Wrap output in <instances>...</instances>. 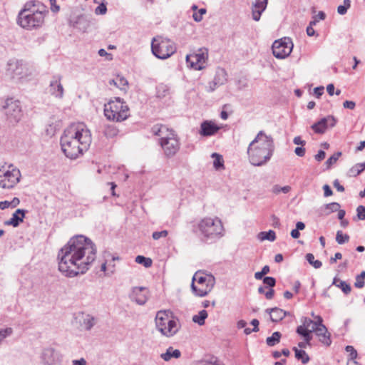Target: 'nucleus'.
Here are the masks:
<instances>
[{"label":"nucleus","instance_id":"22","mask_svg":"<svg viewBox=\"0 0 365 365\" xmlns=\"http://www.w3.org/2000/svg\"><path fill=\"white\" fill-rule=\"evenodd\" d=\"M268 0H255L252 6V16L253 20L259 21L262 14L267 6Z\"/></svg>","mask_w":365,"mask_h":365},{"label":"nucleus","instance_id":"13","mask_svg":"<svg viewBox=\"0 0 365 365\" xmlns=\"http://www.w3.org/2000/svg\"><path fill=\"white\" fill-rule=\"evenodd\" d=\"M4 114L7 120L11 124H16L22 117V110L20 101L14 98H7L3 106Z\"/></svg>","mask_w":365,"mask_h":365},{"label":"nucleus","instance_id":"34","mask_svg":"<svg viewBox=\"0 0 365 365\" xmlns=\"http://www.w3.org/2000/svg\"><path fill=\"white\" fill-rule=\"evenodd\" d=\"M293 350L295 352V357L302 361V364H305L308 363L309 361V357L308 354L305 352V351L302 349H298L296 347L293 348Z\"/></svg>","mask_w":365,"mask_h":365},{"label":"nucleus","instance_id":"47","mask_svg":"<svg viewBox=\"0 0 365 365\" xmlns=\"http://www.w3.org/2000/svg\"><path fill=\"white\" fill-rule=\"evenodd\" d=\"M345 350L346 352L349 353V358L348 361H355L357 357V351L354 348V346L348 345L345 347Z\"/></svg>","mask_w":365,"mask_h":365},{"label":"nucleus","instance_id":"58","mask_svg":"<svg viewBox=\"0 0 365 365\" xmlns=\"http://www.w3.org/2000/svg\"><path fill=\"white\" fill-rule=\"evenodd\" d=\"M51 4V10L53 13H57L60 10V6L56 4V0H49Z\"/></svg>","mask_w":365,"mask_h":365},{"label":"nucleus","instance_id":"18","mask_svg":"<svg viewBox=\"0 0 365 365\" xmlns=\"http://www.w3.org/2000/svg\"><path fill=\"white\" fill-rule=\"evenodd\" d=\"M41 361L43 365H56L60 361L59 354L51 347L46 348L41 354Z\"/></svg>","mask_w":365,"mask_h":365},{"label":"nucleus","instance_id":"49","mask_svg":"<svg viewBox=\"0 0 365 365\" xmlns=\"http://www.w3.org/2000/svg\"><path fill=\"white\" fill-rule=\"evenodd\" d=\"M341 155V153L337 152V153H335L334 154H333L329 159H327V160L326 161V165H327V168H329L330 166H331L332 165L336 163V162L338 160L339 158Z\"/></svg>","mask_w":365,"mask_h":365},{"label":"nucleus","instance_id":"35","mask_svg":"<svg viewBox=\"0 0 365 365\" xmlns=\"http://www.w3.org/2000/svg\"><path fill=\"white\" fill-rule=\"evenodd\" d=\"M313 331H312V328L310 329L305 330L301 327H297L296 330V332L299 335L302 336L304 338V339L309 344H310V341L312 339V333Z\"/></svg>","mask_w":365,"mask_h":365},{"label":"nucleus","instance_id":"38","mask_svg":"<svg viewBox=\"0 0 365 365\" xmlns=\"http://www.w3.org/2000/svg\"><path fill=\"white\" fill-rule=\"evenodd\" d=\"M281 338V334L279 331H275L271 336H269L266 339L267 344L269 346H273L279 342Z\"/></svg>","mask_w":365,"mask_h":365},{"label":"nucleus","instance_id":"48","mask_svg":"<svg viewBox=\"0 0 365 365\" xmlns=\"http://www.w3.org/2000/svg\"><path fill=\"white\" fill-rule=\"evenodd\" d=\"M359 165H360V164L357 163L349 169V176L356 177L363 172V170L361 169V168L359 167Z\"/></svg>","mask_w":365,"mask_h":365},{"label":"nucleus","instance_id":"16","mask_svg":"<svg viewBox=\"0 0 365 365\" xmlns=\"http://www.w3.org/2000/svg\"><path fill=\"white\" fill-rule=\"evenodd\" d=\"M149 292L145 287H135L132 288L129 297L131 301L139 305H144L148 299Z\"/></svg>","mask_w":365,"mask_h":365},{"label":"nucleus","instance_id":"12","mask_svg":"<svg viewBox=\"0 0 365 365\" xmlns=\"http://www.w3.org/2000/svg\"><path fill=\"white\" fill-rule=\"evenodd\" d=\"M159 143L167 158L175 155L180 148L179 139L173 130L160 138Z\"/></svg>","mask_w":365,"mask_h":365},{"label":"nucleus","instance_id":"2","mask_svg":"<svg viewBox=\"0 0 365 365\" xmlns=\"http://www.w3.org/2000/svg\"><path fill=\"white\" fill-rule=\"evenodd\" d=\"M91 134L83 123L71 125L61 138V147L65 155L76 159L86 151L91 143Z\"/></svg>","mask_w":365,"mask_h":365},{"label":"nucleus","instance_id":"46","mask_svg":"<svg viewBox=\"0 0 365 365\" xmlns=\"http://www.w3.org/2000/svg\"><path fill=\"white\" fill-rule=\"evenodd\" d=\"M301 322L302 323V324L299 326L298 327H301L305 330L310 329L313 326V320L306 317H304L301 319Z\"/></svg>","mask_w":365,"mask_h":365},{"label":"nucleus","instance_id":"39","mask_svg":"<svg viewBox=\"0 0 365 365\" xmlns=\"http://www.w3.org/2000/svg\"><path fill=\"white\" fill-rule=\"evenodd\" d=\"M152 131L154 135H158L160 138L165 136L168 133L170 132L165 125H155L152 128Z\"/></svg>","mask_w":365,"mask_h":365},{"label":"nucleus","instance_id":"30","mask_svg":"<svg viewBox=\"0 0 365 365\" xmlns=\"http://www.w3.org/2000/svg\"><path fill=\"white\" fill-rule=\"evenodd\" d=\"M170 93V87L164 83H160L156 87V96L159 98H163Z\"/></svg>","mask_w":365,"mask_h":365},{"label":"nucleus","instance_id":"26","mask_svg":"<svg viewBox=\"0 0 365 365\" xmlns=\"http://www.w3.org/2000/svg\"><path fill=\"white\" fill-rule=\"evenodd\" d=\"M227 81V73L224 68H218L212 81L215 85H224Z\"/></svg>","mask_w":365,"mask_h":365},{"label":"nucleus","instance_id":"29","mask_svg":"<svg viewBox=\"0 0 365 365\" xmlns=\"http://www.w3.org/2000/svg\"><path fill=\"white\" fill-rule=\"evenodd\" d=\"M332 284L340 288L345 294H348L351 292V286L345 281H342L336 277H334Z\"/></svg>","mask_w":365,"mask_h":365},{"label":"nucleus","instance_id":"33","mask_svg":"<svg viewBox=\"0 0 365 365\" xmlns=\"http://www.w3.org/2000/svg\"><path fill=\"white\" fill-rule=\"evenodd\" d=\"M213 160V166L216 170L224 169V160L221 155L214 153L212 154Z\"/></svg>","mask_w":365,"mask_h":365},{"label":"nucleus","instance_id":"42","mask_svg":"<svg viewBox=\"0 0 365 365\" xmlns=\"http://www.w3.org/2000/svg\"><path fill=\"white\" fill-rule=\"evenodd\" d=\"M135 262L138 264H143L145 267H150L152 265V260L150 258L145 257L142 255H138L135 257Z\"/></svg>","mask_w":365,"mask_h":365},{"label":"nucleus","instance_id":"50","mask_svg":"<svg viewBox=\"0 0 365 365\" xmlns=\"http://www.w3.org/2000/svg\"><path fill=\"white\" fill-rule=\"evenodd\" d=\"M103 133L106 137L111 138L117 135L118 130L113 126H107L105 128Z\"/></svg>","mask_w":365,"mask_h":365},{"label":"nucleus","instance_id":"32","mask_svg":"<svg viewBox=\"0 0 365 365\" xmlns=\"http://www.w3.org/2000/svg\"><path fill=\"white\" fill-rule=\"evenodd\" d=\"M73 26L79 30L85 31L88 27L89 22L85 16H79Z\"/></svg>","mask_w":365,"mask_h":365},{"label":"nucleus","instance_id":"19","mask_svg":"<svg viewBox=\"0 0 365 365\" xmlns=\"http://www.w3.org/2000/svg\"><path fill=\"white\" fill-rule=\"evenodd\" d=\"M62 76L56 75L53 76L49 84V92L56 98H62L64 93V89L61 82Z\"/></svg>","mask_w":365,"mask_h":365},{"label":"nucleus","instance_id":"41","mask_svg":"<svg viewBox=\"0 0 365 365\" xmlns=\"http://www.w3.org/2000/svg\"><path fill=\"white\" fill-rule=\"evenodd\" d=\"M349 240V236L347 234H344L341 230L336 232V241L339 245H343L348 242Z\"/></svg>","mask_w":365,"mask_h":365},{"label":"nucleus","instance_id":"37","mask_svg":"<svg viewBox=\"0 0 365 365\" xmlns=\"http://www.w3.org/2000/svg\"><path fill=\"white\" fill-rule=\"evenodd\" d=\"M341 205L338 202H331L324 205V215H328L331 212H336L339 210Z\"/></svg>","mask_w":365,"mask_h":365},{"label":"nucleus","instance_id":"53","mask_svg":"<svg viewBox=\"0 0 365 365\" xmlns=\"http://www.w3.org/2000/svg\"><path fill=\"white\" fill-rule=\"evenodd\" d=\"M197 365H224L219 361L217 359H212L211 360H202L197 363Z\"/></svg>","mask_w":365,"mask_h":365},{"label":"nucleus","instance_id":"61","mask_svg":"<svg viewBox=\"0 0 365 365\" xmlns=\"http://www.w3.org/2000/svg\"><path fill=\"white\" fill-rule=\"evenodd\" d=\"M323 190H324V197H329V196L332 195L333 192H332L331 187L328 185H324L323 186Z\"/></svg>","mask_w":365,"mask_h":365},{"label":"nucleus","instance_id":"57","mask_svg":"<svg viewBox=\"0 0 365 365\" xmlns=\"http://www.w3.org/2000/svg\"><path fill=\"white\" fill-rule=\"evenodd\" d=\"M263 283L269 287H273L276 284V280L272 277H265L263 279Z\"/></svg>","mask_w":365,"mask_h":365},{"label":"nucleus","instance_id":"20","mask_svg":"<svg viewBox=\"0 0 365 365\" xmlns=\"http://www.w3.org/2000/svg\"><path fill=\"white\" fill-rule=\"evenodd\" d=\"M76 319L78 320L81 327L87 331L91 330L96 323L93 316L84 312L78 313Z\"/></svg>","mask_w":365,"mask_h":365},{"label":"nucleus","instance_id":"21","mask_svg":"<svg viewBox=\"0 0 365 365\" xmlns=\"http://www.w3.org/2000/svg\"><path fill=\"white\" fill-rule=\"evenodd\" d=\"M220 128L211 120H205L200 125L199 133L202 136L207 137L214 135Z\"/></svg>","mask_w":365,"mask_h":365},{"label":"nucleus","instance_id":"55","mask_svg":"<svg viewBox=\"0 0 365 365\" xmlns=\"http://www.w3.org/2000/svg\"><path fill=\"white\" fill-rule=\"evenodd\" d=\"M356 215L359 220H365V207L363 205H359L356 208Z\"/></svg>","mask_w":365,"mask_h":365},{"label":"nucleus","instance_id":"11","mask_svg":"<svg viewBox=\"0 0 365 365\" xmlns=\"http://www.w3.org/2000/svg\"><path fill=\"white\" fill-rule=\"evenodd\" d=\"M4 165H0V187L3 189H11L19 182L21 175L20 170L9 165V170H5Z\"/></svg>","mask_w":365,"mask_h":365},{"label":"nucleus","instance_id":"8","mask_svg":"<svg viewBox=\"0 0 365 365\" xmlns=\"http://www.w3.org/2000/svg\"><path fill=\"white\" fill-rule=\"evenodd\" d=\"M156 329L164 336L170 337L178 331V325L170 311L161 310L155 317Z\"/></svg>","mask_w":365,"mask_h":365},{"label":"nucleus","instance_id":"6","mask_svg":"<svg viewBox=\"0 0 365 365\" xmlns=\"http://www.w3.org/2000/svg\"><path fill=\"white\" fill-rule=\"evenodd\" d=\"M104 114L109 120L121 122L129 117V108L120 98L117 97L105 104Z\"/></svg>","mask_w":365,"mask_h":365},{"label":"nucleus","instance_id":"36","mask_svg":"<svg viewBox=\"0 0 365 365\" xmlns=\"http://www.w3.org/2000/svg\"><path fill=\"white\" fill-rule=\"evenodd\" d=\"M207 317V312L205 310H201L199 312L198 314L194 315L192 317V321L195 323L198 324L202 326L205 324V320Z\"/></svg>","mask_w":365,"mask_h":365},{"label":"nucleus","instance_id":"63","mask_svg":"<svg viewBox=\"0 0 365 365\" xmlns=\"http://www.w3.org/2000/svg\"><path fill=\"white\" fill-rule=\"evenodd\" d=\"M333 185L337 190V191L341 192L344 191V187L339 183V180H334L333 182Z\"/></svg>","mask_w":365,"mask_h":365},{"label":"nucleus","instance_id":"24","mask_svg":"<svg viewBox=\"0 0 365 365\" xmlns=\"http://www.w3.org/2000/svg\"><path fill=\"white\" fill-rule=\"evenodd\" d=\"M25 212L26 211L24 210L17 209L12 215V217L9 220L5 221L4 224L6 225H11L14 227H18L19 224L23 222Z\"/></svg>","mask_w":365,"mask_h":365},{"label":"nucleus","instance_id":"17","mask_svg":"<svg viewBox=\"0 0 365 365\" xmlns=\"http://www.w3.org/2000/svg\"><path fill=\"white\" fill-rule=\"evenodd\" d=\"M336 123V118L333 115H328L314 123L311 128L315 133L323 134L329 127L333 128Z\"/></svg>","mask_w":365,"mask_h":365},{"label":"nucleus","instance_id":"31","mask_svg":"<svg viewBox=\"0 0 365 365\" xmlns=\"http://www.w3.org/2000/svg\"><path fill=\"white\" fill-rule=\"evenodd\" d=\"M258 239L260 241L268 240L273 242L276 239L275 232L273 230H269L268 232H260L258 234Z\"/></svg>","mask_w":365,"mask_h":365},{"label":"nucleus","instance_id":"25","mask_svg":"<svg viewBox=\"0 0 365 365\" xmlns=\"http://www.w3.org/2000/svg\"><path fill=\"white\" fill-rule=\"evenodd\" d=\"M265 312L270 314V319L274 322L282 320L289 314L286 311L278 307L267 309Z\"/></svg>","mask_w":365,"mask_h":365},{"label":"nucleus","instance_id":"10","mask_svg":"<svg viewBox=\"0 0 365 365\" xmlns=\"http://www.w3.org/2000/svg\"><path fill=\"white\" fill-rule=\"evenodd\" d=\"M151 50L157 58L166 59L175 53L176 48L170 40L158 36L152 41Z\"/></svg>","mask_w":365,"mask_h":365},{"label":"nucleus","instance_id":"44","mask_svg":"<svg viewBox=\"0 0 365 365\" xmlns=\"http://www.w3.org/2000/svg\"><path fill=\"white\" fill-rule=\"evenodd\" d=\"M290 190H291V187L289 186V185H286V186H284V187H280L278 185H275L273 186V187L272 189V192L276 194V195H278L280 192L287 193Z\"/></svg>","mask_w":365,"mask_h":365},{"label":"nucleus","instance_id":"51","mask_svg":"<svg viewBox=\"0 0 365 365\" xmlns=\"http://www.w3.org/2000/svg\"><path fill=\"white\" fill-rule=\"evenodd\" d=\"M207 10L204 8L199 9L197 11H195L192 14V18L195 21L200 22L202 20L203 14H206Z\"/></svg>","mask_w":365,"mask_h":365},{"label":"nucleus","instance_id":"43","mask_svg":"<svg viewBox=\"0 0 365 365\" xmlns=\"http://www.w3.org/2000/svg\"><path fill=\"white\" fill-rule=\"evenodd\" d=\"M351 6L350 0H344V5H339L337 7V12L340 15H344L346 14L348 9Z\"/></svg>","mask_w":365,"mask_h":365},{"label":"nucleus","instance_id":"1","mask_svg":"<svg viewBox=\"0 0 365 365\" xmlns=\"http://www.w3.org/2000/svg\"><path fill=\"white\" fill-rule=\"evenodd\" d=\"M96 253V247L89 238L73 237L58 252V270L67 277L84 274L95 261Z\"/></svg>","mask_w":365,"mask_h":365},{"label":"nucleus","instance_id":"28","mask_svg":"<svg viewBox=\"0 0 365 365\" xmlns=\"http://www.w3.org/2000/svg\"><path fill=\"white\" fill-rule=\"evenodd\" d=\"M181 356V353L178 349H174L172 346H170L165 353L160 355L161 358L168 361L172 358L178 359Z\"/></svg>","mask_w":365,"mask_h":365},{"label":"nucleus","instance_id":"59","mask_svg":"<svg viewBox=\"0 0 365 365\" xmlns=\"http://www.w3.org/2000/svg\"><path fill=\"white\" fill-rule=\"evenodd\" d=\"M343 106L344 108L353 110L356 106V103L352 101H345L343 103Z\"/></svg>","mask_w":365,"mask_h":365},{"label":"nucleus","instance_id":"62","mask_svg":"<svg viewBox=\"0 0 365 365\" xmlns=\"http://www.w3.org/2000/svg\"><path fill=\"white\" fill-rule=\"evenodd\" d=\"M364 284H365V283H364V279H361L359 277L356 276L354 286L356 288H362L364 287Z\"/></svg>","mask_w":365,"mask_h":365},{"label":"nucleus","instance_id":"60","mask_svg":"<svg viewBox=\"0 0 365 365\" xmlns=\"http://www.w3.org/2000/svg\"><path fill=\"white\" fill-rule=\"evenodd\" d=\"M326 156V153L324 150H320L318 151V153L314 155V158L317 161H322L323 159H324Z\"/></svg>","mask_w":365,"mask_h":365},{"label":"nucleus","instance_id":"23","mask_svg":"<svg viewBox=\"0 0 365 365\" xmlns=\"http://www.w3.org/2000/svg\"><path fill=\"white\" fill-rule=\"evenodd\" d=\"M312 331L316 333L317 336L319 338V341L324 345L329 346L331 344L330 334L324 325L319 327L314 325V327H312Z\"/></svg>","mask_w":365,"mask_h":365},{"label":"nucleus","instance_id":"52","mask_svg":"<svg viewBox=\"0 0 365 365\" xmlns=\"http://www.w3.org/2000/svg\"><path fill=\"white\" fill-rule=\"evenodd\" d=\"M107 12L106 4L104 1L101 2L98 6L95 9V14L96 15H104Z\"/></svg>","mask_w":365,"mask_h":365},{"label":"nucleus","instance_id":"27","mask_svg":"<svg viewBox=\"0 0 365 365\" xmlns=\"http://www.w3.org/2000/svg\"><path fill=\"white\" fill-rule=\"evenodd\" d=\"M128 81L123 76H117L115 78L109 81V85L115 86L122 91H125L128 87Z\"/></svg>","mask_w":365,"mask_h":365},{"label":"nucleus","instance_id":"40","mask_svg":"<svg viewBox=\"0 0 365 365\" xmlns=\"http://www.w3.org/2000/svg\"><path fill=\"white\" fill-rule=\"evenodd\" d=\"M306 259L307 262L312 265L314 268L319 269L322 267V263L321 261L314 259V256L312 253H308L306 255Z\"/></svg>","mask_w":365,"mask_h":365},{"label":"nucleus","instance_id":"3","mask_svg":"<svg viewBox=\"0 0 365 365\" xmlns=\"http://www.w3.org/2000/svg\"><path fill=\"white\" fill-rule=\"evenodd\" d=\"M274 144L273 138L260 130L247 148L248 160L254 166L266 165L273 155Z\"/></svg>","mask_w":365,"mask_h":365},{"label":"nucleus","instance_id":"56","mask_svg":"<svg viewBox=\"0 0 365 365\" xmlns=\"http://www.w3.org/2000/svg\"><path fill=\"white\" fill-rule=\"evenodd\" d=\"M168 235L167 230H162L160 232H154L152 235V237L155 240H158L161 237H166Z\"/></svg>","mask_w":365,"mask_h":365},{"label":"nucleus","instance_id":"54","mask_svg":"<svg viewBox=\"0 0 365 365\" xmlns=\"http://www.w3.org/2000/svg\"><path fill=\"white\" fill-rule=\"evenodd\" d=\"M269 272V267L268 265H265L262 267L260 272H257L255 274V277L256 279H262L263 276L267 274Z\"/></svg>","mask_w":365,"mask_h":365},{"label":"nucleus","instance_id":"64","mask_svg":"<svg viewBox=\"0 0 365 365\" xmlns=\"http://www.w3.org/2000/svg\"><path fill=\"white\" fill-rule=\"evenodd\" d=\"M294 153L297 156L303 157L305 155V148L302 147H297Z\"/></svg>","mask_w":365,"mask_h":365},{"label":"nucleus","instance_id":"5","mask_svg":"<svg viewBox=\"0 0 365 365\" xmlns=\"http://www.w3.org/2000/svg\"><path fill=\"white\" fill-rule=\"evenodd\" d=\"M197 229L204 242L215 241L224 236L225 229L217 217H205L197 224Z\"/></svg>","mask_w":365,"mask_h":365},{"label":"nucleus","instance_id":"15","mask_svg":"<svg viewBox=\"0 0 365 365\" xmlns=\"http://www.w3.org/2000/svg\"><path fill=\"white\" fill-rule=\"evenodd\" d=\"M208 56L206 48H200L196 53L187 55L186 62L187 66L195 70H202L205 68V64Z\"/></svg>","mask_w":365,"mask_h":365},{"label":"nucleus","instance_id":"45","mask_svg":"<svg viewBox=\"0 0 365 365\" xmlns=\"http://www.w3.org/2000/svg\"><path fill=\"white\" fill-rule=\"evenodd\" d=\"M13 333V329L11 327L0 328V344Z\"/></svg>","mask_w":365,"mask_h":365},{"label":"nucleus","instance_id":"14","mask_svg":"<svg viewBox=\"0 0 365 365\" xmlns=\"http://www.w3.org/2000/svg\"><path fill=\"white\" fill-rule=\"evenodd\" d=\"M273 55L279 59H283L288 57L292 49L293 43L290 38L284 37L274 41L272 46Z\"/></svg>","mask_w":365,"mask_h":365},{"label":"nucleus","instance_id":"4","mask_svg":"<svg viewBox=\"0 0 365 365\" xmlns=\"http://www.w3.org/2000/svg\"><path fill=\"white\" fill-rule=\"evenodd\" d=\"M48 14L47 6L36 0L26 2L17 16V24L23 29L31 31L43 26Z\"/></svg>","mask_w":365,"mask_h":365},{"label":"nucleus","instance_id":"7","mask_svg":"<svg viewBox=\"0 0 365 365\" xmlns=\"http://www.w3.org/2000/svg\"><path fill=\"white\" fill-rule=\"evenodd\" d=\"M34 72L33 68L22 61L11 59L6 65V76L16 81L29 80Z\"/></svg>","mask_w":365,"mask_h":365},{"label":"nucleus","instance_id":"9","mask_svg":"<svg viewBox=\"0 0 365 365\" xmlns=\"http://www.w3.org/2000/svg\"><path fill=\"white\" fill-rule=\"evenodd\" d=\"M215 284V279L212 274L197 272L192 277L191 288L195 295L204 297L212 289Z\"/></svg>","mask_w":365,"mask_h":365}]
</instances>
